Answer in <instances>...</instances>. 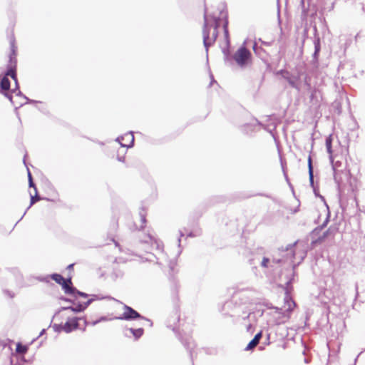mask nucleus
Returning <instances> with one entry per match:
<instances>
[{
    "label": "nucleus",
    "instance_id": "obj_1",
    "mask_svg": "<svg viewBox=\"0 0 365 365\" xmlns=\"http://www.w3.org/2000/svg\"><path fill=\"white\" fill-rule=\"evenodd\" d=\"M220 17L216 18L205 13V25L202 31L203 43L206 48V53L208 52V47L212 45L217 36V27L222 24L224 29L226 46L230 45L229 33L227 29V14L225 12H220Z\"/></svg>",
    "mask_w": 365,
    "mask_h": 365
},
{
    "label": "nucleus",
    "instance_id": "obj_2",
    "mask_svg": "<svg viewBox=\"0 0 365 365\" xmlns=\"http://www.w3.org/2000/svg\"><path fill=\"white\" fill-rule=\"evenodd\" d=\"M96 299H90L86 302L79 304L76 307H63L59 311L58 315L62 319H66V322L63 324V331L66 333H70L75 329H77L80 327V322H83L84 328L86 325V321L85 319L81 317H76L74 314L76 312H81L85 310L88 306Z\"/></svg>",
    "mask_w": 365,
    "mask_h": 365
},
{
    "label": "nucleus",
    "instance_id": "obj_3",
    "mask_svg": "<svg viewBox=\"0 0 365 365\" xmlns=\"http://www.w3.org/2000/svg\"><path fill=\"white\" fill-rule=\"evenodd\" d=\"M142 244H151L153 247H155L158 253L156 255L152 253H147L145 257L140 256L143 262H156L160 264H163L168 261L167 255L163 250L162 242L151 235H148L143 240H141Z\"/></svg>",
    "mask_w": 365,
    "mask_h": 365
},
{
    "label": "nucleus",
    "instance_id": "obj_4",
    "mask_svg": "<svg viewBox=\"0 0 365 365\" xmlns=\"http://www.w3.org/2000/svg\"><path fill=\"white\" fill-rule=\"evenodd\" d=\"M304 247V245H302V243L297 242L295 245L287 249L286 253L283 255L284 259H277V262H287L292 267L299 264L307 255V251Z\"/></svg>",
    "mask_w": 365,
    "mask_h": 365
},
{
    "label": "nucleus",
    "instance_id": "obj_5",
    "mask_svg": "<svg viewBox=\"0 0 365 365\" xmlns=\"http://www.w3.org/2000/svg\"><path fill=\"white\" fill-rule=\"evenodd\" d=\"M265 317H267V326L271 327L286 322L289 318V314L284 312L282 309L274 307L266 312Z\"/></svg>",
    "mask_w": 365,
    "mask_h": 365
},
{
    "label": "nucleus",
    "instance_id": "obj_6",
    "mask_svg": "<svg viewBox=\"0 0 365 365\" xmlns=\"http://www.w3.org/2000/svg\"><path fill=\"white\" fill-rule=\"evenodd\" d=\"M332 138L331 135H329L326 139V148L327 153L329 155V160L332 166L334 177L338 183L341 180L340 173L342 171V163L340 160H336V154L331 147Z\"/></svg>",
    "mask_w": 365,
    "mask_h": 365
},
{
    "label": "nucleus",
    "instance_id": "obj_7",
    "mask_svg": "<svg viewBox=\"0 0 365 365\" xmlns=\"http://www.w3.org/2000/svg\"><path fill=\"white\" fill-rule=\"evenodd\" d=\"M234 59L238 66L243 68L247 66L251 60V53L243 45L235 53Z\"/></svg>",
    "mask_w": 365,
    "mask_h": 365
},
{
    "label": "nucleus",
    "instance_id": "obj_8",
    "mask_svg": "<svg viewBox=\"0 0 365 365\" xmlns=\"http://www.w3.org/2000/svg\"><path fill=\"white\" fill-rule=\"evenodd\" d=\"M123 309H124V312H123V314L120 317H115L114 318L115 319L128 320H128H133V319H141L145 321L148 323V324L149 325V327H152L153 323L150 320L141 317L140 314L138 312H137L135 310H134L133 308H131L127 305H124Z\"/></svg>",
    "mask_w": 365,
    "mask_h": 365
},
{
    "label": "nucleus",
    "instance_id": "obj_9",
    "mask_svg": "<svg viewBox=\"0 0 365 365\" xmlns=\"http://www.w3.org/2000/svg\"><path fill=\"white\" fill-rule=\"evenodd\" d=\"M51 277L58 284L62 286L66 294H73L75 289L70 287L71 284V279H65L61 274H53Z\"/></svg>",
    "mask_w": 365,
    "mask_h": 365
},
{
    "label": "nucleus",
    "instance_id": "obj_10",
    "mask_svg": "<svg viewBox=\"0 0 365 365\" xmlns=\"http://www.w3.org/2000/svg\"><path fill=\"white\" fill-rule=\"evenodd\" d=\"M115 141L119 143L123 148H132L134 143V135L132 132H130L118 137Z\"/></svg>",
    "mask_w": 365,
    "mask_h": 365
},
{
    "label": "nucleus",
    "instance_id": "obj_11",
    "mask_svg": "<svg viewBox=\"0 0 365 365\" xmlns=\"http://www.w3.org/2000/svg\"><path fill=\"white\" fill-rule=\"evenodd\" d=\"M8 76H11L15 81L16 84L17 85V79L15 71L12 68H10L6 71V76H4L1 81V88L4 91H7L10 88V81L7 78Z\"/></svg>",
    "mask_w": 365,
    "mask_h": 365
},
{
    "label": "nucleus",
    "instance_id": "obj_12",
    "mask_svg": "<svg viewBox=\"0 0 365 365\" xmlns=\"http://www.w3.org/2000/svg\"><path fill=\"white\" fill-rule=\"evenodd\" d=\"M290 283H291L290 281H288L286 283L287 291H286V296L284 297V304L283 306V308H282L284 312H285L286 313H288L289 314V312H292L295 307L294 302L292 300L291 297L288 294V289H289V286Z\"/></svg>",
    "mask_w": 365,
    "mask_h": 365
},
{
    "label": "nucleus",
    "instance_id": "obj_13",
    "mask_svg": "<svg viewBox=\"0 0 365 365\" xmlns=\"http://www.w3.org/2000/svg\"><path fill=\"white\" fill-rule=\"evenodd\" d=\"M338 232V227L336 226H330L329 229L324 232L323 235L319 237V240L322 241L327 237H334Z\"/></svg>",
    "mask_w": 365,
    "mask_h": 365
},
{
    "label": "nucleus",
    "instance_id": "obj_14",
    "mask_svg": "<svg viewBox=\"0 0 365 365\" xmlns=\"http://www.w3.org/2000/svg\"><path fill=\"white\" fill-rule=\"evenodd\" d=\"M288 81H289V84H290L292 87H294V88H297V89L299 90L300 83H299V79H298V78H297V77L292 76V77H290V78H289V80H288Z\"/></svg>",
    "mask_w": 365,
    "mask_h": 365
},
{
    "label": "nucleus",
    "instance_id": "obj_15",
    "mask_svg": "<svg viewBox=\"0 0 365 365\" xmlns=\"http://www.w3.org/2000/svg\"><path fill=\"white\" fill-rule=\"evenodd\" d=\"M129 331L132 333L135 339H139L143 334V329L142 328L136 329L130 328L129 329Z\"/></svg>",
    "mask_w": 365,
    "mask_h": 365
},
{
    "label": "nucleus",
    "instance_id": "obj_16",
    "mask_svg": "<svg viewBox=\"0 0 365 365\" xmlns=\"http://www.w3.org/2000/svg\"><path fill=\"white\" fill-rule=\"evenodd\" d=\"M139 215H140V221H141V225H140V228H143L145 226V224L146 222V220H145L146 211H145V210L142 208L139 212Z\"/></svg>",
    "mask_w": 365,
    "mask_h": 365
},
{
    "label": "nucleus",
    "instance_id": "obj_17",
    "mask_svg": "<svg viewBox=\"0 0 365 365\" xmlns=\"http://www.w3.org/2000/svg\"><path fill=\"white\" fill-rule=\"evenodd\" d=\"M308 168H309V180H310V182L312 184L314 176H313V170H312V158L310 155L308 158Z\"/></svg>",
    "mask_w": 365,
    "mask_h": 365
},
{
    "label": "nucleus",
    "instance_id": "obj_18",
    "mask_svg": "<svg viewBox=\"0 0 365 365\" xmlns=\"http://www.w3.org/2000/svg\"><path fill=\"white\" fill-rule=\"evenodd\" d=\"M16 351L19 354H25L28 351V347L26 346L22 345L21 343H18L16 344Z\"/></svg>",
    "mask_w": 365,
    "mask_h": 365
},
{
    "label": "nucleus",
    "instance_id": "obj_19",
    "mask_svg": "<svg viewBox=\"0 0 365 365\" xmlns=\"http://www.w3.org/2000/svg\"><path fill=\"white\" fill-rule=\"evenodd\" d=\"M259 342H257L256 340H255L254 339L252 340H251V341L248 344V345L246 347V350H251L254 347H255L257 344H258Z\"/></svg>",
    "mask_w": 365,
    "mask_h": 365
},
{
    "label": "nucleus",
    "instance_id": "obj_20",
    "mask_svg": "<svg viewBox=\"0 0 365 365\" xmlns=\"http://www.w3.org/2000/svg\"><path fill=\"white\" fill-rule=\"evenodd\" d=\"M63 324H55L53 326L54 331L56 332H60V331H63Z\"/></svg>",
    "mask_w": 365,
    "mask_h": 365
},
{
    "label": "nucleus",
    "instance_id": "obj_21",
    "mask_svg": "<svg viewBox=\"0 0 365 365\" xmlns=\"http://www.w3.org/2000/svg\"><path fill=\"white\" fill-rule=\"evenodd\" d=\"M111 319H108L106 317H102L101 318H100L98 320H96V321H93L91 324L93 326H95L96 324H97L98 323L101 322H103V321H108V320H110Z\"/></svg>",
    "mask_w": 365,
    "mask_h": 365
},
{
    "label": "nucleus",
    "instance_id": "obj_22",
    "mask_svg": "<svg viewBox=\"0 0 365 365\" xmlns=\"http://www.w3.org/2000/svg\"><path fill=\"white\" fill-rule=\"evenodd\" d=\"M39 200V197H37V194L36 195L35 194V196H33L31 194V204H30V207L34 204L36 202V201L38 200Z\"/></svg>",
    "mask_w": 365,
    "mask_h": 365
},
{
    "label": "nucleus",
    "instance_id": "obj_23",
    "mask_svg": "<svg viewBox=\"0 0 365 365\" xmlns=\"http://www.w3.org/2000/svg\"><path fill=\"white\" fill-rule=\"evenodd\" d=\"M269 262V259L268 258H265L264 257L262 259L261 264H262V267H267V264H268Z\"/></svg>",
    "mask_w": 365,
    "mask_h": 365
},
{
    "label": "nucleus",
    "instance_id": "obj_24",
    "mask_svg": "<svg viewBox=\"0 0 365 365\" xmlns=\"http://www.w3.org/2000/svg\"><path fill=\"white\" fill-rule=\"evenodd\" d=\"M261 337H262V331H259L255 336L254 339L256 340L257 342H259Z\"/></svg>",
    "mask_w": 365,
    "mask_h": 365
},
{
    "label": "nucleus",
    "instance_id": "obj_25",
    "mask_svg": "<svg viewBox=\"0 0 365 365\" xmlns=\"http://www.w3.org/2000/svg\"><path fill=\"white\" fill-rule=\"evenodd\" d=\"M29 186H30V187H33L34 188L35 194L36 195V194H37V189H36V187L34 186V182H33L32 180H29Z\"/></svg>",
    "mask_w": 365,
    "mask_h": 365
},
{
    "label": "nucleus",
    "instance_id": "obj_26",
    "mask_svg": "<svg viewBox=\"0 0 365 365\" xmlns=\"http://www.w3.org/2000/svg\"><path fill=\"white\" fill-rule=\"evenodd\" d=\"M184 236V234L180 231V236H179V238L178 240V247H180V241H181V237Z\"/></svg>",
    "mask_w": 365,
    "mask_h": 365
},
{
    "label": "nucleus",
    "instance_id": "obj_27",
    "mask_svg": "<svg viewBox=\"0 0 365 365\" xmlns=\"http://www.w3.org/2000/svg\"><path fill=\"white\" fill-rule=\"evenodd\" d=\"M255 318V313H250L249 315H248V319L250 320H252Z\"/></svg>",
    "mask_w": 365,
    "mask_h": 365
},
{
    "label": "nucleus",
    "instance_id": "obj_28",
    "mask_svg": "<svg viewBox=\"0 0 365 365\" xmlns=\"http://www.w3.org/2000/svg\"><path fill=\"white\" fill-rule=\"evenodd\" d=\"M253 327V325L252 324H249L247 327V331H251Z\"/></svg>",
    "mask_w": 365,
    "mask_h": 365
},
{
    "label": "nucleus",
    "instance_id": "obj_29",
    "mask_svg": "<svg viewBox=\"0 0 365 365\" xmlns=\"http://www.w3.org/2000/svg\"><path fill=\"white\" fill-rule=\"evenodd\" d=\"M5 96L9 99L10 101H12V96L9 93H5Z\"/></svg>",
    "mask_w": 365,
    "mask_h": 365
},
{
    "label": "nucleus",
    "instance_id": "obj_30",
    "mask_svg": "<svg viewBox=\"0 0 365 365\" xmlns=\"http://www.w3.org/2000/svg\"><path fill=\"white\" fill-rule=\"evenodd\" d=\"M78 294H79L80 296H82V297H87V294L83 293V292H77Z\"/></svg>",
    "mask_w": 365,
    "mask_h": 365
},
{
    "label": "nucleus",
    "instance_id": "obj_31",
    "mask_svg": "<svg viewBox=\"0 0 365 365\" xmlns=\"http://www.w3.org/2000/svg\"><path fill=\"white\" fill-rule=\"evenodd\" d=\"M28 176H29V181L30 180H32L31 175V173L29 172V170H28Z\"/></svg>",
    "mask_w": 365,
    "mask_h": 365
},
{
    "label": "nucleus",
    "instance_id": "obj_32",
    "mask_svg": "<svg viewBox=\"0 0 365 365\" xmlns=\"http://www.w3.org/2000/svg\"><path fill=\"white\" fill-rule=\"evenodd\" d=\"M118 160L119 161L123 162L124 161V157H118Z\"/></svg>",
    "mask_w": 365,
    "mask_h": 365
},
{
    "label": "nucleus",
    "instance_id": "obj_33",
    "mask_svg": "<svg viewBox=\"0 0 365 365\" xmlns=\"http://www.w3.org/2000/svg\"><path fill=\"white\" fill-rule=\"evenodd\" d=\"M47 278H48V277L46 278H39V280L40 281H47Z\"/></svg>",
    "mask_w": 365,
    "mask_h": 365
},
{
    "label": "nucleus",
    "instance_id": "obj_34",
    "mask_svg": "<svg viewBox=\"0 0 365 365\" xmlns=\"http://www.w3.org/2000/svg\"><path fill=\"white\" fill-rule=\"evenodd\" d=\"M44 332H45V329H43V330L41 331V333H40V334H39V336H41V335H43Z\"/></svg>",
    "mask_w": 365,
    "mask_h": 365
},
{
    "label": "nucleus",
    "instance_id": "obj_35",
    "mask_svg": "<svg viewBox=\"0 0 365 365\" xmlns=\"http://www.w3.org/2000/svg\"><path fill=\"white\" fill-rule=\"evenodd\" d=\"M73 264H70V265H68V269H71V268H72V267H73Z\"/></svg>",
    "mask_w": 365,
    "mask_h": 365
},
{
    "label": "nucleus",
    "instance_id": "obj_36",
    "mask_svg": "<svg viewBox=\"0 0 365 365\" xmlns=\"http://www.w3.org/2000/svg\"><path fill=\"white\" fill-rule=\"evenodd\" d=\"M17 96H21V91H18V93H16Z\"/></svg>",
    "mask_w": 365,
    "mask_h": 365
},
{
    "label": "nucleus",
    "instance_id": "obj_37",
    "mask_svg": "<svg viewBox=\"0 0 365 365\" xmlns=\"http://www.w3.org/2000/svg\"><path fill=\"white\" fill-rule=\"evenodd\" d=\"M180 253V250H178L176 255L178 256Z\"/></svg>",
    "mask_w": 365,
    "mask_h": 365
}]
</instances>
